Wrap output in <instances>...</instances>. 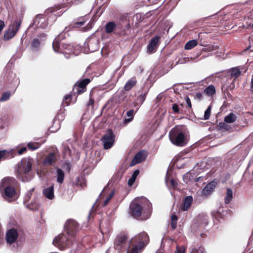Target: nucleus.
I'll return each mask as SVG.
<instances>
[{
    "instance_id": "obj_10",
    "label": "nucleus",
    "mask_w": 253,
    "mask_h": 253,
    "mask_svg": "<svg viewBox=\"0 0 253 253\" xmlns=\"http://www.w3.org/2000/svg\"><path fill=\"white\" fill-rule=\"evenodd\" d=\"M18 237V233L16 229L11 228L8 230L5 236V239L7 243L12 244L15 242Z\"/></svg>"
},
{
    "instance_id": "obj_35",
    "label": "nucleus",
    "mask_w": 253,
    "mask_h": 253,
    "mask_svg": "<svg viewBox=\"0 0 253 253\" xmlns=\"http://www.w3.org/2000/svg\"><path fill=\"white\" fill-rule=\"evenodd\" d=\"M93 42V41L92 40H90L88 42V44H91Z\"/></svg>"
},
{
    "instance_id": "obj_19",
    "label": "nucleus",
    "mask_w": 253,
    "mask_h": 253,
    "mask_svg": "<svg viewBox=\"0 0 253 253\" xmlns=\"http://www.w3.org/2000/svg\"><path fill=\"white\" fill-rule=\"evenodd\" d=\"M26 206L28 209L32 211H38L40 207L39 203L36 200L32 201L29 204H26Z\"/></svg>"
},
{
    "instance_id": "obj_27",
    "label": "nucleus",
    "mask_w": 253,
    "mask_h": 253,
    "mask_svg": "<svg viewBox=\"0 0 253 253\" xmlns=\"http://www.w3.org/2000/svg\"><path fill=\"white\" fill-rule=\"evenodd\" d=\"M47 38V35L45 33H40L38 36V38L41 42L44 41Z\"/></svg>"
},
{
    "instance_id": "obj_15",
    "label": "nucleus",
    "mask_w": 253,
    "mask_h": 253,
    "mask_svg": "<svg viewBox=\"0 0 253 253\" xmlns=\"http://www.w3.org/2000/svg\"><path fill=\"white\" fill-rule=\"evenodd\" d=\"M56 176L57 182L59 184H62L65 177L64 171L60 168H57Z\"/></svg>"
},
{
    "instance_id": "obj_31",
    "label": "nucleus",
    "mask_w": 253,
    "mask_h": 253,
    "mask_svg": "<svg viewBox=\"0 0 253 253\" xmlns=\"http://www.w3.org/2000/svg\"><path fill=\"white\" fill-rule=\"evenodd\" d=\"M26 151H27L26 147H22V148H19L18 150V153L19 155H21V154H23L24 152H25Z\"/></svg>"
},
{
    "instance_id": "obj_9",
    "label": "nucleus",
    "mask_w": 253,
    "mask_h": 253,
    "mask_svg": "<svg viewBox=\"0 0 253 253\" xmlns=\"http://www.w3.org/2000/svg\"><path fill=\"white\" fill-rule=\"evenodd\" d=\"M116 33L119 35L125 34L126 33V16L123 15L119 20L116 24Z\"/></svg>"
},
{
    "instance_id": "obj_22",
    "label": "nucleus",
    "mask_w": 253,
    "mask_h": 253,
    "mask_svg": "<svg viewBox=\"0 0 253 253\" xmlns=\"http://www.w3.org/2000/svg\"><path fill=\"white\" fill-rule=\"evenodd\" d=\"M34 189L29 190L26 194L24 198V204L26 205V203L28 202L31 198L33 195Z\"/></svg>"
},
{
    "instance_id": "obj_25",
    "label": "nucleus",
    "mask_w": 253,
    "mask_h": 253,
    "mask_svg": "<svg viewBox=\"0 0 253 253\" xmlns=\"http://www.w3.org/2000/svg\"><path fill=\"white\" fill-rule=\"evenodd\" d=\"M114 195V192H112L110 193L106 197V199L104 201L102 206L105 207L107 206L109 203V202L110 201V200L112 199Z\"/></svg>"
},
{
    "instance_id": "obj_11",
    "label": "nucleus",
    "mask_w": 253,
    "mask_h": 253,
    "mask_svg": "<svg viewBox=\"0 0 253 253\" xmlns=\"http://www.w3.org/2000/svg\"><path fill=\"white\" fill-rule=\"evenodd\" d=\"M57 161L56 155L54 152L48 154L43 161V164L45 166H51Z\"/></svg>"
},
{
    "instance_id": "obj_14",
    "label": "nucleus",
    "mask_w": 253,
    "mask_h": 253,
    "mask_svg": "<svg viewBox=\"0 0 253 253\" xmlns=\"http://www.w3.org/2000/svg\"><path fill=\"white\" fill-rule=\"evenodd\" d=\"M43 194L47 199H53L54 198V185L52 184L50 187L43 189Z\"/></svg>"
},
{
    "instance_id": "obj_32",
    "label": "nucleus",
    "mask_w": 253,
    "mask_h": 253,
    "mask_svg": "<svg viewBox=\"0 0 253 253\" xmlns=\"http://www.w3.org/2000/svg\"><path fill=\"white\" fill-rule=\"evenodd\" d=\"M64 151L65 154H68L70 156H71V150L69 148V147H65Z\"/></svg>"
},
{
    "instance_id": "obj_34",
    "label": "nucleus",
    "mask_w": 253,
    "mask_h": 253,
    "mask_svg": "<svg viewBox=\"0 0 253 253\" xmlns=\"http://www.w3.org/2000/svg\"><path fill=\"white\" fill-rule=\"evenodd\" d=\"M123 124L125 125L126 124V118H124L123 120Z\"/></svg>"
},
{
    "instance_id": "obj_24",
    "label": "nucleus",
    "mask_w": 253,
    "mask_h": 253,
    "mask_svg": "<svg viewBox=\"0 0 253 253\" xmlns=\"http://www.w3.org/2000/svg\"><path fill=\"white\" fill-rule=\"evenodd\" d=\"M11 93L10 92H5L2 94L0 100L5 101L9 99Z\"/></svg>"
},
{
    "instance_id": "obj_26",
    "label": "nucleus",
    "mask_w": 253,
    "mask_h": 253,
    "mask_svg": "<svg viewBox=\"0 0 253 253\" xmlns=\"http://www.w3.org/2000/svg\"><path fill=\"white\" fill-rule=\"evenodd\" d=\"M9 155V152L6 150L0 151V161L3 158L6 159Z\"/></svg>"
},
{
    "instance_id": "obj_1",
    "label": "nucleus",
    "mask_w": 253,
    "mask_h": 253,
    "mask_svg": "<svg viewBox=\"0 0 253 253\" xmlns=\"http://www.w3.org/2000/svg\"><path fill=\"white\" fill-rule=\"evenodd\" d=\"M16 180L14 178H4L1 182L0 190L3 198L8 202L15 201L17 196L14 185Z\"/></svg>"
},
{
    "instance_id": "obj_6",
    "label": "nucleus",
    "mask_w": 253,
    "mask_h": 253,
    "mask_svg": "<svg viewBox=\"0 0 253 253\" xmlns=\"http://www.w3.org/2000/svg\"><path fill=\"white\" fill-rule=\"evenodd\" d=\"M21 23L19 19H16L14 22L10 24L8 29L6 31L3 35V40L8 41L13 38L19 30Z\"/></svg>"
},
{
    "instance_id": "obj_17",
    "label": "nucleus",
    "mask_w": 253,
    "mask_h": 253,
    "mask_svg": "<svg viewBox=\"0 0 253 253\" xmlns=\"http://www.w3.org/2000/svg\"><path fill=\"white\" fill-rule=\"evenodd\" d=\"M116 24L114 22H109L105 26V31L107 34H110L116 30Z\"/></svg>"
},
{
    "instance_id": "obj_16",
    "label": "nucleus",
    "mask_w": 253,
    "mask_h": 253,
    "mask_svg": "<svg viewBox=\"0 0 253 253\" xmlns=\"http://www.w3.org/2000/svg\"><path fill=\"white\" fill-rule=\"evenodd\" d=\"M74 96V94H73V91L71 92L70 94H66L63 99L62 103V106L63 107H64L65 106H69L70 105L72 102V98L73 96Z\"/></svg>"
},
{
    "instance_id": "obj_18",
    "label": "nucleus",
    "mask_w": 253,
    "mask_h": 253,
    "mask_svg": "<svg viewBox=\"0 0 253 253\" xmlns=\"http://www.w3.org/2000/svg\"><path fill=\"white\" fill-rule=\"evenodd\" d=\"M57 42V44L55 45L54 44V41H53L52 43L53 49L55 52L61 53L63 52V44L64 42Z\"/></svg>"
},
{
    "instance_id": "obj_37",
    "label": "nucleus",
    "mask_w": 253,
    "mask_h": 253,
    "mask_svg": "<svg viewBox=\"0 0 253 253\" xmlns=\"http://www.w3.org/2000/svg\"><path fill=\"white\" fill-rule=\"evenodd\" d=\"M77 101V97L75 98V100L73 101V103H75Z\"/></svg>"
},
{
    "instance_id": "obj_28",
    "label": "nucleus",
    "mask_w": 253,
    "mask_h": 253,
    "mask_svg": "<svg viewBox=\"0 0 253 253\" xmlns=\"http://www.w3.org/2000/svg\"><path fill=\"white\" fill-rule=\"evenodd\" d=\"M94 100L93 98V97H92L91 93H90V95H89V101L87 103V106L88 107H89V106H92V107H93L94 106Z\"/></svg>"
},
{
    "instance_id": "obj_30",
    "label": "nucleus",
    "mask_w": 253,
    "mask_h": 253,
    "mask_svg": "<svg viewBox=\"0 0 253 253\" xmlns=\"http://www.w3.org/2000/svg\"><path fill=\"white\" fill-rule=\"evenodd\" d=\"M84 23H85V21H84V20L78 21V22H76L74 24V26L76 28H79V27L83 26L84 25Z\"/></svg>"
},
{
    "instance_id": "obj_8",
    "label": "nucleus",
    "mask_w": 253,
    "mask_h": 253,
    "mask_svg": "<svg viewBox=\"0 0 253 253\" xmlns=\"http://www.w3.org/2000/svg\"><path fill=\"white\" fill-rule=\"evenodd\" d=\"M79 228V224L73 219L68 220L65 225V229L67 234L73 238H74L76 233L78 231Z\"/></svg>"
},
{
    "instance_id": "obj_2",
    "label": "nucleus",
    "mask_w": 253,
    "mask_h": 253,
    "mask_svg": "<svg viewBox=\"0 0 253 253\" xmlns=\"http://www.w3.org/2000/svg\"><path fill=\"white\" fill-rule=\"evenodd\" d=\"M16 172L17 178L23 182L30 181L33 177L32 169V160L24 158L18 163Z\"/></svg>"
},
{
    "instance_id": "obj_4",
    "label": "nucleus",
    "mask_w": 253,
    "mask_h": 253,
    "mask_svg": "<svg viewBox=\"0 0 253 253\" xmlns=\"http://www.w3.org/2000/svg\"><path fill=\"white\" fill-rule=\"evenodd\" d=\"M115 138L113 131L111 129H107L101 138L103 148L108 150L112 148L115 143Z\"/></svg>"
},
{
    "instance_id": "obj_23",
    "label": "nucleus",
    "mask_w": 253,
    "mask_h": 253,
    "mask_svg": "<svg viewBox=\"0 0 253 253\" xmlns=\"http://www.w3.org/2000/svg\"><path fill=\"white\" fill-rule=\"evenodd\" d=\"M41 41L38 38H35L31 42V45L33 47L37 48L40 46Z\"/></svg>"
},
{
    "instance_id": "obj_13",
    "label": "nucleus",
    "mask_w": 253,
    "mask_h": 253,
    "mask_svg": "<svg viewBox=\"0 0 253 253\" xmlns=\"http://www.w3.org/2000/svg\"><path fill=\"white\" fill-rule=\"evenodd\" d=\"M34 24L42 29L45 28L47 26L45 18L42 17V15H37L34 20Z\"/></svg>"
},
{
    "instance_id": "obj_3",
    "label": "nucleus",
    "mask_w": 253,
    "mask_h": 253,
    "mask_svg": "<svg viewBox=\"0 0 253 253\" xmlns=\"http://www.w3.org/2000/svg\"><path fill=\"white\" fill-rule=\"evenodd\" d=\"M73 238L64 234H60L56 237L53 241V244L61 250L65 249L69 246L73 242Z\"/></svg>"
},
{
    "instance_id": "obj_36",
    "label": "nucleus",
    "mask_w": 253,
    "mask_h": 253,
    "mask_svg": "<svg viewBox=\"0 0 253 253\" xmlns=\"http://www.w3.org/2000/svg\"><path fill=\"white\" fill-rule=\"evenodd\" d=\"M124 89H125V90H126V84H125V85H124Z\"/></svg>"
},
{
    "instance_id": "obj_20",
    "label": "nucleus",
    "mask_w": 253,
    "mask_h": 253,
    "mask_svg": "<svg viewBox=\"0 0 253 253\" xmlns=\"http://www.w3.org/2000/svg\"><path fill=\"white\" fill-rule=\"evenodd\" d=\"M40 145V144L37 142H29L27 144L28 149L32 151L38 149Z\"/></svg>"
},
{
    "instance_id": "obj_12",
    "label": "nucleus",
    "mask_w": 253,
    "mask_h": 253,
    "mask_svg": "<svg viewBox=\"0 0 253 253\" xmlns=\"http://www.w3.org/2000/svg\"><path fill=\"white\" fill-rule=\"evenodd\" d=\"M63 53H67L69 54H78L79 52L75 51L76 47H74L73 45L69 44L65 42L63 44Z\"/></svg>"
},
{
    "instance_id": "obj_21",
    "label": "nucleus",
    "mask_w": 253,
    "mask_h": 253,
    "mask_svg": "<svg viewBox=\"0 0 253 253\" xmlns=\"http://www.w3.org/2000/svg\"><path fill=\"white\" fill-rule=\"evenodd\" d=\"M66 37L65 33H61L58 35L54 39V44H56L57 42H59L58 41H60L61 42H65Z\"/></svg>"
},
{
    "instance_id": "obj_5",
    "label": "nucleus",
    "mask_w": 253,
    "mask_h": 253,
    "mask_svg": "<svg viewBox=\"0 0 253 253\" xmlns=\"http://www.w3.org/2000/svg\"><path fill=\"white\" fill-rule=\"evenodd\" d=\"M114 248L118 253H123L126 250V234L121 233L118 234L114 240Z\"/></svg>"
},
{
    "instance_id": "obj_33",
    "label": "nucleus",
    "mask_w": 253,
    "mask_h": 253,
    "mask_svg": "<svg viewBox=\"0 0 253 253\" xmlns=\"http://www.w3.org/2000/svg\"><path fill=\"white\" fill-rule=\"evenodd\" d=\"M66 165H67V167L68 171H70V169H71L70 163H68Z\"/></svg>"
},
{
    "instance_id": "obj_7",
    "label": "nucleus",
    "mask_w": 253,
    "mask_h": 253,
    "mask_svg": "<svg viewBox=\"0 0 253 253\" xmlns=\"http://www.w3.org/2000/svg\"><path fill=\"white\" fill-rule=\"evenodd\" d=\"M91 82L88 78L84 79L77 81L74 85L72 89L73 94L77 95L82 94L86 91V86Z\"/></svg>"
},
{
    "instance_id": "obj_29",
    "label": "nucleus",
    "mask_w": 253,
    "mask_h": 253,
    "mask_svg": "<svg viewBox=\"0 0 253 253\" xmlns=\"http://www.w3.org/2000/svg\"><path fill=\"white\" fill-rule=\"evenodd\" d=\"M84 23H85V21H84V20L78 21V22H76L74 24V26L76 28H79V27L83 26L84 25Z\"/></svg>"
}]
</instances>
